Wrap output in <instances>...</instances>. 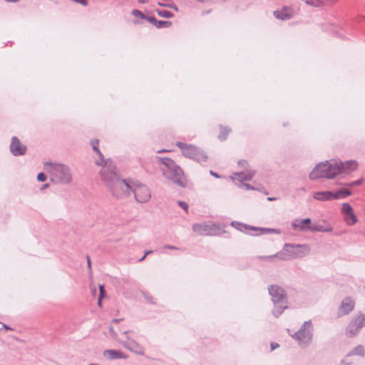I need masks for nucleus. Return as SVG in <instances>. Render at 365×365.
<instances>
[{"label":"nucleus","instance_id":"f257e3e1","mask_svg":"<svg viewBox=\"0 0 365 365\" xmlns=\"http://www.w3.org/2000/svg\"><path fill=\"white\" fill-rule=\"evenodd\" d=\"M93 150L96 153L94 156L95 163L101 166L99 171L101 180L108 187L113 195L117 197H125L129 195L130 185L127 180L120 179L116 172L114 163L110 159H105L103 151L105 143L102 138H94L90 143Z\"/></svg>","mask_w":365,"mask_h":365},{"label":"nucleus","instance_id":"f03ea898","mask_svg":"<svg viewBox=\"0 0 365 365\" xmlns=\"http://www.w3.org/2000/svg\"><path fill=\"white\" fill-rule=\"evenodd\" d=\"M43 170L48 174L50 180L55 184L68 185L72 181L71 169L65 164L46 162L43 164Z\"/></svg>","mask_w":365,"mask_h":365},{"label":"nucleus","instance_id":"7ed1b4c3","mask_svg":"<svg viewBox=\"0 0 365 365\" xmlns=\"http://www.w3.org/2000/svg\"><path fill=\"white\" fill-rule=\"evenodd\" d=\"M340 165L334 159L320 162L309 173V177L312 180L319 178L333 179L340 174Z\"/></svg>","mask_w":365,"mask_h":365},{"label":"nucleus","instance_id":"20e7f679","mask_svg":"<svg viewBox=\"0 0 365 365\" xmlns=\"http://www.w3.org/2000/svg\"><path fill=\"white\" fill-rule=\"evenodd\" d=\"M160 163L165 166L162 168L164 177L178 186L185 187L187 185L186 178L182 169L169 158H159Z\"/></svg>","mask_w":365,"mask_h":365},{"label":"nucleus","instance_id":"39448f33","mask_svg":"<svg viewBox=\"0 0 365 365\" xmlns=\"http://www.w3.org/2000/svg\"><path fill=\"white\" fill-rule=\"evenodd\" d=\"M268 290L274 304L272 314L275 317H278L288 307L287 294L284 290L278 285H271Z\"/></svg>","mask_w":365,"mask_h":365},{"label":"nucleus","instance_id":"423d86ee","mask_svg":"<svg viewBox=\"0 0 365 365\" xmlns=\"http://www.w3.org/2000/svg\"><path fill=\"white\" fill-rule=\"evenodd\" d=\"M110 332L112 337L117 340L125 349L139 355L144 354V348L143 346L131 337V335L134 334L133 331H124L123 333V336H124L125 339L123 337H118V334L114 331L112 327L110 328Z\"/></svg>","mask_w":365,"mask_h":365},{"label":"nucleus","instance_id":"0eeeda50","mask_svg":"<svg viewBox=\"0 0 365 365\" xmlns=\"http://www.w3.org/2000/svg\"><path fill=\"white\" fill-rule=\"evenodd\" d=\"M175 145L185 158L192 159L200 163H204L208 159L207 155L202 150L193 145L180 141H177Z\"/></svg>","mask_w":365,"mask_h":365},{"label":"nucleus","instance_id":"6e6552de","mask_svg":"<svg viewBox=\"0 0 365 365\" xmlns=\"http://www.w3.org/2000/svg\"><path fill=\"white\" fill-rule=\"evenodd\" d=\"M313 336V326L310 320L306 321L300 329L292 335V337L297 341L301 347H307L311 342Z\"/></svg>","mask_w":365,"mask_h":365},{"label":"nucleus","instance_id":"1a4fd4ad","mask_svg":"<svg viewBox=\"0 0 365 365\" xmlns=\"http://www.w3.org/2000/svg\"><path fill=\"white\" fill-rule=\"evenodd\" d=\"M127 184L130 185L129 195L132 192L137 202L145 203L150 200L151 191L148 186L138 182H133L127 180Z\"/></svg>","mask_w":365,"mask_h":365},{"label":"nucleus","instance_id":"9d476101","mask_svg":"<svg viewBox=\"0 0 365 365\" xmlns=\"http://www.w3.org/2000/svg\"><path fill=\"white\" fill-rule=\"evenodd\" d=\"M291 259L302 258L310 253L311 249L306 244H289L287 243Z\"/></svg>","mask_w":365,"mask_h":365},{"label":"nucleus","instance_id":"9b49d317","mask_svg":"<svg viewBox=\"0 0 365 365\" xmlns=\"http://www.w3.org/2000/svg\"><path fill=\"white\" fill-rule=\"evenodd\" d=\"M341 213L343 216L344 222L348 226L355 225L359 220L352 207L348 202H344L341 204Z\"/></svg>","mask_w":365,"mask_h":365},{"label":"nucleus","instance_id":"f8f14e48","mask_svg":"<svg viewBox=\"0 0 365 365\" xmlns=\"http://www.w3.org/2000/svg\"><path fill=\"white\" fill-rule=\"evenodd\" d=\"M365 326V317L359 315L352 319L346 329V334L348 336H356L360 329Z\"/></svg>","mask_w":365,"mask_h":365},{"label":"nucleus","instance_id":"ddd939ff","mask_svg":"<svg viewBox=\"0 0 365 365\" xmlns=\"http://www.w3.org/2000/svg\"><path fill=\"white\" fill-rule=\"evenodd\" d=\"M256 171L253 169L242 170L240 172L234 173L231 179L236 184L241 183L244 181H250L255 176Z\"/></svg>","mask_w":365,"mask_h":365},{"label":"nucleus","instance_id":"4468645a","mask_svg":"<svg viewBox=\"0 0 365 365\" xmlns=\"http://www.w3.org/2000/svg\"><path fill=\"white\" fill-rule=\"evenodd\" d=\"M354 301L350 297H345L339 306L337 317H341L347 315L354 309Z\"/></svg>","mask_w":365,"mask_h":365},{"label":"nucleus","instance_id":"2eb2a0df","mask_svg":"<svg viewBox=\"0 0 365 365\" xmlns=\"http://www.w3.org/2000/svg\"><path fill=\"white\" fill-rule=\"evenodd\" d=\"M312 220L310 218L295 219L291 223V227L296 232H311Z\"/></svg>","mask_w":365,"mask_h":365},{"label":"nucleus","instance_id":"dca6fc26","mask_svg":"<svg viewBox=\"0 0 365 365\" xmlns=\"http://www.w3.org/2000/svg\"><path fill=\"white\" fill-rule=\"evenodd\" d=\"M215 227L212 223H196L192 225V230L201 235H211L214 234Z\"/></svg>","mask_w":365,"mask_h":365},{"label":"nucleus","instance_id":"f3484780","mask_svg":"<svg viewBox=\"0 0 365 365\" xmlns=\"http://www.w3.org/2000/svg\"><path fill=\"white\" fill-rule=\"evenodd\" d=\"M10 150L15 156L22 155L26 151V146L20 141L19 138H12Z\"/></svg>","mask_w":365,"mask_h":365},{"label":"nucleus","instance_id":"a211bd4d","mask_svg":"<svg viewBox=\"0 0 365 365\" xmlns=\"http://www.w3.org/2000/svg\"><path fill=\"white\" fill-rule=\"evenodd\" d=\"M340 165V174H349L355 171L359 166V163L355 160H350L346 161H341L340 160H337Z\"/></svg>","mask_w":365,"mask_h":365},{"label":"nucleus","instance_id":"6ab92c4d","mask_svg":"<svg viewBox=\"0 0 365 365\" xmlns=\"http://www.w3.org/2000/svg\"><path fill=\"white\" fill-rule=\"evenodd\" d=\"M273 14L277 19L286 21L294 16V11L289 7H284L280 10L274 11Z\"/></svg>","mask_w":365,"mask_h":365},{"label":"nucleus","instance_id":"aec40b11","mask_svg":"<svg viewBox=\"0 0 365 365\" xmlns=\"http://www.w3.org/2000/svg\"><path fill=\"white\" fill-rule=\"evenodd\" d=\"M323 224L315 222L312 224L311 232H331L333 231V227L326 220L322 221Z\"/></svg>","mask_w":365,"mask_h":365},{"label":"nucleus","instance_id":"412c9836","mask_svg":"<svg viewBox=\"0 0 365 365\" xmlns=\"http://www.w3.org/2000/svg\"><path fill=\"white\" fill-rule=\"evenodd\" d=\"M232 225L233 227H235V228H237V230H241V231H242L244 229L245 230H255V231L260 230L261 233H268V232H274L277 234L279 233V231H278L275 229H266V228L258 229V228H256L254 227H248L245 225H243L242 223L237 222H232Z\"/></svg>","mask_w":365,"mask_h":365},{"label":"nucleus","instance_id":"4be33fe9","mask_svg":"<svg viewBox=\"0 0 365 365\" xmlns=\"http://www.w3.org/2000/svg\"><path fill=\"white\" fill-rule=\"evenodd\" d=\"M333 196V192L331 191H318L314 192L312 195L314 200L320 202L334 200Z\"/></svg>","mask_w":365,"mask_h":365},{"label":"nucleus","instance_id":"5701e85b","mask_svg":"<svg viewBox=\"0 0 365 365\" xmlns=\"http://www.w3.org/2000/svg\"><path fill=\"white\" fill-rule=\"evenodd\" d=\"M358 355L363 356L364 355V348L361 345L356 346L354 349H353L347 355L346 357L343 359L339 365H349L351 364V361L348 360V358L350 356Z\"/></svg>","mask_w":365,"mask_h":365},{"label":"nucleus","instance_id":"b1692460","mask_svg":"<svg viewBox=\"0 0 365 365\" xmlns=\"http://www.w3.org/2000/svg\"><path fill=\"white\" fill-rule=\"evenodd\" d=\"M104 355L108 356L110 359L127 358V355L124 354L122 351L113 349L106 350Z\"/></svg>","mask_w":365,"mask_h":365},{"label":"nucleus","instance_id":"393cba45","mask_svg":"<svg viewBox=\"0 0 365 365\" xmlns=\"http://www.w3.org/2000/svg\"><path fill=\"white\" fill-rule=\"evenodd\" d=\"M333 195L334 200L345 199L351 195V192L349 189L342 188L336 192H333Z\"/></svg>","mask_w":365,"mask_h":365},{"label":"nucleus","instance_id":"a878e982","mask_svg":"<svg viewBox=\"0 0 365 365\" xmlns=\"http://www.w3.org/2000/svg\"><path fill=\"white\" fill-rule=\"evenodd\" d=\"M287 244L284 245V247L279 252L280 256V261H288L291 259Z\"/></svg>","mask_w":365,"mask_h":365},{"label":"nucleus","instance_id":"bb28decb","mask_svg":"<svg viewBox=\"0 0 365 365\" xmlns=\"http://www.w3.org/2000/svg\"><path fill=\"white\" fill-rule=\"evenodd\" d=\"M156 11L160 16L163 18L169 19L173 16V14L167 10L157 9Z\"/></svg>","mask_w":365,"mask_h":365},{"label":"nucleus","instance_id":"cd10ccee","mask_svg":"<svg viewBox=\"0 0 365 365\" xmlns=\"http://www.w3.org/2000/svg\"><path fill=\"white\" fill-rule=\"evenodd\" d=\"M172 25V22L171 21H157V24H156V27L160 29V28H163V27H169Z\"/></svg>","mask_w":365,"mask_h":365},{"label":"nucleus","instance_id":"c85d7f7f","mask_svg":"<svg viewBox=\"0 0 365 365\" xmlns=\"http://www.w3.org/2000/svg\"><path fill=\"white\" fill-rule=\"evenodd\" d=\"M158 4L161 6L168 7L178 11V8L171 1L170 3H161L158 2Z\"/></svg>","mask_w":365,"mask_h":365},{"label":"nucleus","instance_id":"c756f323","mask_svg":"<svg viewBox=\"0 0 365 365\" xmlns=\"http://www.w3.org/2000/svg\"><path fill=\"white\" fill-rule=\"evenodd\" d=\"M237 165L242 170L251 169L247 161L245 160H240L237 163Z\"/></svg>","mask_w":365,"mask_h":365},{"label":"nucleus","instance_id":"7c9ffc66","mask_svg":"<svg viewBox=\"0 0 365 365\" xmlns=\"http://www.w3.org/2000/svg\"><path fill=\"white\" fill-rule=\"evenodd\" d=\"M131 14L135 17H138L142 19H145V15H144L143 12H141L140 11H139L138 9L133 10L131 12Z\"/></svg>","mask_w":365,"mask_h":365},{"label":"nucleus","instance_id":"2f4dec72","mask_svg":"<svg viewBox=\"0 0 365 365\" xmlns=\"http://www.w3.org/2000/svg\"><path fill=\"white\" fill-rule=\"evenodd\" d=\"M362 182H363V179L361 178V179H359L357 180L346 183L345 185L347 186V187H354V186L360 185L362 183Z\"/></svg>","mask_w":365,"mask_h":365},{"label":"nucleus","instance_id":"473e14b6","mask_svg":"<svg viewBox=\"0 0 365 365\" xmlns=\"http://www.w3.org/2000/svg\"><path fill=\"white\" fill-rule=\"evenodd\" d=\"M240 187L244 188L245 190H255V188L250 184L247 183H238L237 185Z\"/></svg>","mask_w":365,"mask_h":365},{"label":"nucleus","instance_id":"72a5a7b5","mask_svg":"<svg viewBox=\"0 0 365 365\" xmlns=\"http://www.w3.org/2000/svg\"><path fill=\"white\" fill-rule=\"evenodd\" d=\"M99 289H100V296H99V298H98V305L101 306V299L102 297L104 296V289H103V285H100L99 286Z\"/></svg>","mask_w":365,"mask_h":365},{"label":"nucleus","instance_id":"f704fd0d","mask_svg":"<svg viewBox=\"0 0 365 365\" xmlns=\"http://www.w3.org/2000/svg\"><path fill=\"white\" fill-rule=\"evenodd\" d=\"M145 20H147L150 24L156 26L158 20L154 16H146L145 18Z\"/></svg>","mask_w":365,"mask_h":365},{"label":"nucleus","instance_id":"c9c22d12","mask_svg":"<svg viewBox=\"0 0 365 365\" xmlns=\"http://www.w3.org/2000/svg\"><path fill=\"white\" fill-rule=\"evenodd\" d=\"M37 180L40 182H44L46 180V175L43 173H40L37 175Z\"/></svg>","mask_w":365,"mask_h":365},{"label":"nucleus","instance_id":"e433bc0d","mask_svg":"<svg viewBox=\"0 0 365 365\" xmlns=\"http://www.w3.org/2000/svg\"><path fill=\"white\" fill-rule=\"evenodd\" d=\"M178 203L180 207H182L183 210H185L186 212L187 211L188 205L185 202L178 201Z\"/></svg>","mask_w":365,"mask_h":365},{"label":"nucleus","instance_id":"4c0bfd02","mask_svg":"<svg viewBox=\"0 0 365 365\" xmlns=\"http://www.w3.org/2000/svg\"><path fill=\"white\" fill-rule=\"evenodd\" d=\"M164 249H168V250H180L179 247H175L174 245H165L163 246Z\"/></svg>","mask_w":365,"mask_h":365},{"label":"nucleus","instance_id":"58836bf2","mask_svg":"<svg viewBox=\"0 0 365 365\" xmlns=\"http://www.w3.org/2000/svg\"><path fill=\"white\" fill-rule=\"evenodd\" d=\"M230 133V129L227 127L222 128L221 135L223 136L227 135Z\"/></svg>","mask_w":365,"mask_h":365},{"label":"nucleus","instance_id":"ea45409f","mask_svg":"<svg viewBox=\"0 0 365 365\" xmlns=\"http://www.w3.org/2000/svg\"><path fill=\"white\" fill-rule=\"evenodd\" d=\"M261 258L264 261H274V260L272 255L263 256V257H261Z\"/></svg>","mask_w":365,"mask_h":365},{"label":"nucleus","instance_id":"a19ab883","mask_svg":"<svg viewBox=\"0 0 365 365\" xmlns=\"http://www.w3.org/2000/svg\"><path fill=\"white\" fill-rule=\"evenodd\" d=\"M279 347V344L274 342L271 343V350L273 351Z\"/></svg>","mask_w":365,"mask_h":365},{"label":"nucleus","instance_id":"79ce46f5","mask_svg":"<svg viewBox=\"0 0 365 365\" xmlns=\"http://www.w3.org/2000/svg\"><path fill=\"white\" fill-rule=\"evenodd\" d=\"M272 257H274V260H280V256H279V253L277 252L274 255H272Z\"/></svg>","mask_w":365,"mask_h":365},{"label":"nucleus","instance_id":"37998d69","mask_svg":"<svg viewBox=\"0 0 365 365\" xmlns=\"http://www.w3.org/2000/svg\"><path fill=\"white\" fill-rule=\"evenodd\" d=\"M210 174L211 175L214 176V177H215V178H220V176L217 173H216L213 172L212 170H210Z\"/></svg>","mask_w":365,"mask_h":365},{"label":"nucleus","instance_id":"c03bdc74","mask_svg":"<svg viewBox=\"0 0 365 365\" xmlns=\"http://www.w3.org/2000/svg\"><path fill=\"white\" fill-rule=\"evenodd\" d=\"M212 11L211 9H208V10H205V11H202V16H206L209 14H210V12Z\"/></svg>","mask_w":365,"mask_h":365},{"label":"nucleus","instance_id":"a18cd8bd","mask_svg":"<svg viewBox=\"0 0 365 365\" xmlns=\"http://www.w3.org/2000/svg\"><path fill=\"white\" fill-rule=\"evenodd\" d=\"M87 263H88V268L91 269V259H90L89 257H87Z\"/></svg>","mask_w":365,"mask_h":365},{"label":"nucleus","instance_id":"49530a36","mask_svg":"<svg viewBox=\"0 0 365 365\" xmlns=\"http://www.w3.org/2000/svg\"><path fill=\"white\" fill-rule=\"evenodd\" d=\"M6 327V325L1 322H0V331L4 328Z\"/></svg>","mask_w":365,"mask_h":365},{"label":"nucleus","instance_id":"de8ad7c7","mask_svg":"<svg viewBox=\"0 0 365 365\" xmlns=\"http://www.w3.org/2000/svg\"><path fill=\"white\" fill-rule=\"evenodd\" d=\"M152 252H153L152 250H149V251L145 252V253L144 255V257H146L147 255L151 254Z\"/></svg>","mask_w":365,"mask_h":365},{"label":"nucleus","instance_id":"09e8293b","mask_svg":"<svg viewBox=\"0 0 365 365\" xmlns=\"http://www.w3.org/2000/svg\"><path fill=\"white\" fill-rule=\"evenodd\" d=\"M148 0H138V2L140 4L148 3Z\"/></svg>","mask_w":365,"mask_h":365},{"label":"nucleus","instance_id":"8fccbe9b","mask_svg":"<svg viewBox=\"0 0 365 365\" xmlns=\"http://www.w3.org/2000/svg\"><path fill=\"white\" fill-rule=\"evenodd\" d=\"M5 1H8V2L16 3V2L19 1V0H5Z\"/></svg>","mask_w":365,"mask_h":365},{"label":"nucleus","instance_id":"3c124183","mask_svg":"<svg viewBox=\"0 0 365 365\" xmlns=\"http://www.w3.org/2000/svg\"><path fill=\"white\" fill-rule=\"evenodd\" d=\"M169 151H170L169 150H158L157 153L169 152Z\"/></svg>","mask_w":365,"mask_h":365},{"label":"nucleus","instance_id":"603ef678","mask_svg":"<svg viewBox=\"0 0 365 365\" xmlns=\"http://www.w3.org/2000/svg\"><path fill=\"white\" fill-rule=\"evenodd\" d=\"M267 200H268L269 201H273V200H276V198H274V197H269L267 198Z\"/></svg>","mask_w":365,"mask_h":365},{"label":"nucleus","instance_id":"864d4df0","mask_svg":"<svg viewBox=\"0 0 365 365\" xmlns=\"http://www.w3.org/2000/svg\"><path fill=\"white\" fill-rule=\"evenodd\" d=\"M163 1H165V3H170L172 1L171 0H163Z\"/></svg>","mask_w":365,"mask_h":365},{"label":"nucleus","instance_id":"5fc2aeb1","mask_svg":"<svg viewBox=\"0 0 365 365\" xmlns=\"http://www.w3.org/2000/svg\"><path fill=\"white\" fill-rule=\"evenodd\" d=\"M145 257H144V256H143V257H141V258L139 259V261H140V262H142L143 260H144V259H145Z\"/></svg>","mask_w":365,"mask_h":365},{"label":"nucleus","instance_id":"6e6d98bb","mask_svg":"<svg viewBox=\"0 0 365 365\" xmlns=\"http://www.w3.org/2000/svg\"><path fill=\"white\" fill-rule=\"evenodd\" d=\"M119 321H120V319H114V320H113V322H116V323H117V322H118Z\"/></svg>","mask_w":365,"mask_h":365},{"label":"nucleus","instance_id":"4d7b16f0","mask_svg":"<svg viewBox=\"0 0 365 365\" xmlns=\"http://www.w3.org/2000/svg\"><path fill=\"white\" fill-rule=\"evenodd\" d=\"M48 187V184H45V185H43V187Z\"/></svg>","mask_w":365,"mask_h":365},{"label":"nucleus","instance_id":"13d9d810","mask_svg":"<svg viewBox=\"0 0 365 365\" xmlns=\"http://www.w3.org/2000/svg\"><path fill=\"white\" fill-rule=\"evenodd\" d=\"M4 329H11L10 328H9L6 325V327H4Z\"/></svg>","mask_w":365,"mask_h":365}]
</instances>
